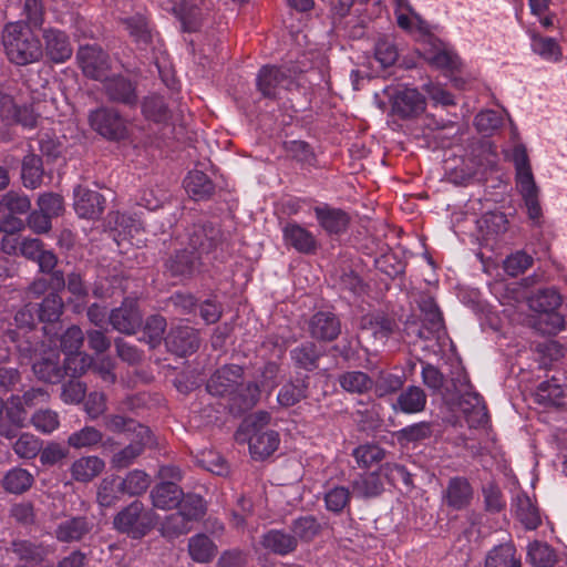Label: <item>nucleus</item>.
Here are the masks:
<instances>
[{
	"label": "nucleus",
	"instance_id": "e433bc0d",
	"mask_svg": "<svg viewBox=\"0 0 567 567\" xmlns=\"http://www.w3.org/2000/svg\"><path fill=\"white\" fill-rule=\"evenodd\" d=\"M188 551L194 560L207 563L216 556L217 547L207 535L198 534L189 539Z\"/></svg>",
	"mask_w": 567,
	"mask_h": 567
},
{
	"label": "nucleus",
	"instance_id": "8fccbe9b",
	"mask_svg": "<svg viewBox=\"0 0 567 567\" xmlns=\"http://www.w3.org/2000/svg\"><path fill=\"white\" fill-rule=\"evenodd\" d=\"M13 553L27 564L40 563L47 555L45 548L28 540H19L12 544Z\"/></svg>",
	"mask_w": 567,
	"mask_h": 567
},
{
	"label": "nucleus",
	"instance_id": "4468645a",
	"mask_svg": "<svg viewBox=\"0 0 567 567\" xmlns=\"http://www.w3.org/2000/svg\"><path fill=\"white\" fill-rule=\"evenodd\" d=\"M512 159L516 171V186L523 197L538 194L534 175L532 173L528 155L523 145H516L513 150Z\"/></svg>",
	"mask_w": 567,
	"mask_h": 567
},
{
	"label": "nucleus",
	"instance_id": "f3484780",
	"mask_svg": "<svg viewBox=\"0 0 567 567\" xmlns=\"http://www.w3.org/2000/svg\"><path fill=\"white\" fill-rule=\"evenodd\" d=\"M282 237L287 246L301 254H312L318 246L313 234L295 221L287 223L282 227Z\"/></svg>",
	"mask_w": 567,
	"mask_h": 567
},
{
	"label": "nucleus",
	"instance_id": "c756f323",
	"mask_svg": "<svg viewBox=\"0 0 567 567\" xmlns=\"http://www.w3.org/2000/svg\"><path fill=\"white\" fill-rule=\"evenodd\" d=\"M202 0H169L173 12L178 17L183 24L184 31H195L198 27L200 10L199 2Z\"/></svg>",
	"mask_w": 567,
	"mask_h": 567
},
{
	"label": "nucleus",
	"instance_id": "6e6552de",
	"mask_svg": "<svg viewBox=\"0 0 567 567\" xmlns=\"http://www.w3.org/2000/svg\"><path fill=\"white\" fill-rule=\"evenodd\" d=\"M43 55L53 63H64L73 53L69 35L56 28H44L42 30Z\"/></svg>",
	"mask_w": 567,
	"mask_h": 567
},
{
	"label": "nucleus",
	"instance_id": "13d9d810",
	"mask_svg": "<svg viewBox=\"0 0 567 567\" xmlns=\"http://www.w3.org/2000/svg\"><path fill=\"white\" fill-rule=\"evenodd\" d=\"M533 265V257L527 252L519 250L504 260V270L511 277H517L524 274Z\"/></svg>",
	"mask_w": 567,
	"mask_h": 567
},
{
	"label": "nucleus",
	"instance_id": "a878e982",
	"mask_svg": "<svg viewBox=\"0 0 567 567\" xmlns=\"http://www.w3.org/2000/svg\"><path fill=\"white\" fill-rule=\"evenodd\" d=\"M485 567H522V560L514 544L504 543L487 553Z\"/></svg>",
	"mask_w": 567,
	"mask_h": 567
},
{
	"label": "nucleus",
	"instance_id": "f03ea898",
	"mask_svg": "<svg viewBox=\"0 0 567 567\" xmlns=\"http://www.w3.org/2000/svg\"><path fill=\"white\" fill-rule=\"evenodd\" d=\"M241 378V367L237 364L224 365L210 377L206 389L212 395L228 396L234 402L239 401L238 408L241 410L250 409L259 400V386L256 382H251L246 385L245 392L238 393Z\"/></svg>",
	"mask_w": 567,
	"mask_h": 567
},
{
	"label": "nucleus",
	"instance_id": "7c9ffc66",
	"mask_svg": "<svg viewBox=\"0 0 567 567\" xmlns=\"http://www.w3.org/2000/svg\"><path fill=\"white\" fill-rule=\"evenodd\" d=\"M34 374L42 381L56 383L64 374L63 368L59 364V353L52 352L47 357L37 360L32 365Z\"/></svg>",
	"mask_w": 567,
	"mask_h": 567
},
{
	"label": "nucleus",
	"instance_id": "774afa93",
	"mask_svg": "<svg viewBox=\"0 0 567 567\" xmlns=\"http://www.w3.org/2000/svg\"><path fill=\"white\" fill-rule=\"evenodd\" d=\"M374 55L383 68H388L396 61L398 50L391 40L381 38L375 43Z\"/></svg>",
	"mask_w": 567,
	"mask_h": 567
},
{
	"label": "nucleus",
	"instance_id": "603ef678",
	"mask_svg": "<svg viewBox=\"0 0 567 567\" xmlns=\"http://www.w3.org/2000/svg\"><path fill=\"white\" fill-rule=\"evenodd\" d=\"M63 309L61 297L55 293H49L39 306V319L45 322L56 321Z\"/></svg>",
	"mask_w": 567,
	"mask_h": 567
},
{
	"label": "nucleus",
	"instance_id": "4be33fe9",
	"mask_svg": "<svg viewBox=\"0 0 567 567\" xmlns=\"http://www.w3.org/2000/svg\"><path fill=\"white\" fill-rule=\"evenodd\" d=\"M313 210L319 225L328 234H340L347 229L349 216L343 210L327 205L317 206Z\"/></svg>",
	"mask_w": 567,
	"mask_h": 567
},
{
	"label": "nucleus",
	"instance_id": "052dcab7",
	"mask_svg": "<svg viewBox=\"0 0 567 567\" xmlns=\"http://www.w3.org/2000/svg\"><path fill=\"white\" fill-rule=\"evenodd\" d=\"M179 511L190 520H197L205 515L206 506L199 495L189 494L181 498Z\"/></svg>",
	"mask_w": 567,
	"mask_h": 567
},
{
	"label": "nucleus",
	"instance_id": "7ed1b4c3",
	"mask_svg": "<svg viewBox=\"0 0 567 567\" xmlns=\"http://www.w3.org/2000/svg\"><path fill=\"white\" fill-rule=\"evenodd\" d=\"M113 525L120 533L140 539L154 527L155 514L146 509L142 502L133 501L115 515Z\"/></svg>",
	"mask_w": 567,
	"mask_h": 567
},
{
	"label": "nucleus",
	"instance_id": "a18cd8bd",
	"mask_svg": "<svg viewBox=\"0 0 567 567\" xmlns=\"http://www.w3.org/2000/svg\"><path fill=\"white\" fill-rule=\"evenodd\" d=\"M103 439L101 431L94 426H84L83 429L72 433L68 437L69 446L80 450L90 449L99 444Z\"/></svg>",
	"mask_w": 567,
	"mask_h": 567
},
{
	"label": "nucleus",
	"instance_id": "f257e3e1",
	"mask_svg": "<svg viewBox=\"0 0 567 567\" xmlns=\"http://www.w3.org/2000/svg\"><path fill=\"white\" fill-rule=\"evenodd\" d=\"M2 44L8 60L19 66L40 62L43 58L41 40L23 21L6 24Z\"/></svg>",
	"mask_w": 567,
	"mask_h": 567
},
{
	"label": "nucleus",
	"instance_id": "a211bd4d",
	"mask_svg": "<svg viewBox=\"0 0 567 567\" xmlns=\"http://www.w3.org/2000/svg\"><path fill=\"white\" fill-rule=\"evenodd\" d=\"M166 344L177 355L190 354L199 347L197 331L190 327H176L168 333Z\"/></svg>",
	"mask_w": 567,
	"mask_h": 567
},
{
	"label": "nucleus",
	"instance_id": "3c124183",
	"mask_svg": "<svg viewBox=\"0 0 567 567\" xmlns=\"http://www.w3.org/2000/svg\"><path fill=\"white\" fill-rule=\"evenodd\" d=\"M307 384L305 381L290 382L285 384L278 395L277 401L281 406L288 408L298 403L306 398Z\"/></svg>",
	"mask_w": 567,
	"mask_h": 567
},
{
	"label": "nucleus",
	"instance_id": "5701e85b",
	"mask_svg": "<svg viewBox=\"0 0 567 567\" xmlns=\"http://www.w3.org/2000/svg\"><path fill=\"white\" fill-rule=\"evenodd\" d=\"M182 497L183 491L175 482H163L157 484L151 492L153 506L164 511L178 506Z\"/></svg>",
	"mask_w": 567,
	"mask_h": 567
},
{
	"label": "nucleus",
	"instance_id": "473e14b6",
	"mask_svg": "<svg viewBox=\"0 0 567 567\" xmlns=\"http://www.w3.org/2000/svg\"><path fill=\"white\" fill-rule=\"evenodd\" d=\"M462 408L471 426H480L487 423V410L480 394L467 393L462 401Z\"/></svg>",
	"mask_w": 567,
	"mask_h": 567
},
{
	"label": "nucleus",
	"instance_id": "bf43d9fd",
	"mask_svg": "<svg viewBox=\"0 0 567 567\" xmlns=\"http://www.w3.org/2000/svg\"><path fill=\"white\" fill-rule=\"evenodd\" d=\"M63 371L65 374L79 377L92 365V359L84 352L76 351L65 354Z\"/></svg>",
	"mask_w": 567,
	"mask_h": 567
},
{
	"label": "nucleus",
	"instance_id": "4d7b16f0",
	"mask_svg": "<svg viewBox=\"0 0 567 567\" xmlns=\"http://www.w3.org/2000/svg\"><path fill=\"white\" fill-rule=\"evenodd\" d=\"M527 557L533 565L538 567H550L555 563V554L551 548L539 542L528 545Z\"/></svg>",
	"mask_w": 567,
	"mask_h": 567
},
{
	"label": "nucleus",
	"instance_id": "dca6fc26",
	"mask_svg": "<svg viewBox=\"0 0 567 567\" xmlns=\"http://www.w3.org/2000/svg\"><path fill=\"white\" fill-rule=\"evenodd\" d=\"M105 199L95 192L81 186L74 189V209L81 218L93 219L104 210Z\"/></svg>",
	"mask_w": 567,
	"mask_h": 567
},
{
	"label": "nucleus",
	"instance_id": "412c9836",
	"mask_svg": "<svg viewBox=\"0 0 567 567\" xmlns=\"http://www.w3.org/2000/svg\"><path fill=\"white\" fill-rule=\"evenodd\" d=\"M103 89L107 97L117 103L134 105L137 102L135 86L122 76H106Z\"/></svg>",
	"mask_w": 567,
	"mask_h": 567
},
{
	"label": "nucleus",
	"instance_id": "c9c22d12",
	"mask_svg": "<svg viewBox=\"0 0 567 567\" xmlns=\"http://www.w3.org/2000/svg\"><path fill=\"white\" fill-rule=\"evenodd\" d=\"M515 513L527 529H536L540 524L538 509L526 494L517 495Z\"/></svg>",
	"mask_w": 567,
	"mask_h": 567
},
{
	"label": "nucleus",
	"instance_id": "a19ab883",
	"mask_svg": "<svg viewBox=\"0 0 567 567\" xmlns=\"http://www.w3.org/2000/svg\"><path fill=\"white\" fill-rule=\"evenodd\" d=\"M290 355L298 367L311 371L317 368L321 353L315 343L306 342L292 349Z\"/></svg>",
	"mask_w": 567,
	"mask_h": 567
},
{
	"label": "nucleus",
	"instance_id": "f704fd0d",
	"mask_svg": "<svg viewBox=\"0 0 567 567\" xmlns=\"http://www.w3.org/2000/svg\"><path fill=\"white\" fill-rule=\"evenodd\" d=\"M184 185L187 193L196 200L207 198L214 192L213 182L200 171L189 172Z\"/></svg>",
	"mask_w": 567,
	"mask_h": 567
},
{
	"label": "nucleus",
	"instance_id": "e2e57ef3",
	"mask_svg": "<svg viewBox=\"0 0 567 567\" xmlns=\"http://www.w3.org/2000/svg\"><path fill=\"white\" fill-rule=\"evenodd\" d=\"M126 29L137 44H147L151 40V30L144 17L135 16L124 21Z\"/></svg>",
	"mask_w": 567,
	"mask_h": 567
},
{
	"label": "nucleus",
	"instance_id": "09e8293b",
	"mask_svg": "<svg viewBox=\"0 0 567 567\" xmlns=\"http://www.w3.org/2000/svg\"><path fill=\"white\" fill-rule=\"evenodd\" d=\"M190 520L178 509L168 515L162 524V534L165 537H176L190 530Z\"/></svg>",
	"mask_w": 567,
	"mask_h": 567
},
{
	"label": "nucleus",
	"instance_id": "2eb2a0df",
	"mask_svg": "<svg viewBox=\"0 0 567 567\" xmlns=\"http://www.w3.org/2000/svg\"><path fill=\"white\" fill-rule=\"evenodd\" d=\"M474 497V489L467 478L456 476L452 477L443 492L444 504L454 509L462 511L467 508Z\"/></svg>",
	"mask_w": 567,
	"mask_h": 567
},
{
	"label": "nucleus",
	"instance_id": "f8f14e48",
	"mask_svg": "<svg viewBox=\"0 0 567 567\" xmlns=\"http://www.w3.org/2000/svg\"><path fill=\"white\" fill-rule=\"evenodd\" d=\"M424 96L413 87H403L392 96V111L402 118L413 117L425 110Z\"/></svg>",
	"mask_w": 567,
	"mask_h": 567
},
{
	"label": "nucleus",
	"instance_id": "864d4df0",
	"mask_svg": "<svg viewBox=\"0 0 567 567\" xmlns=\"http://www.w3.org/2000/svg\"><path fill=\"white\" fill-rule=\"evenodd\" d=\"M150 486V477L143 471H132L121 481L125 494L134 496L144 493Z\"/></svg>",
	"mask_w": 567,
	"mask_h": 567
},
{
	"label": "nucleus",
	"instance_id": "0eeeda50",
	"mask_svg": "<svg viewBox=\"0 0 567 567\" xmlns=\"http://www.w3.org/2000/svg\"><path fill=\"white\" fill-rule=\"evenodd\" d=\"M76 59L87 78L102 82L109 75L110 59L101 48L96 45H82L76 53Z\"/></svg>",
	"mask_w": 567,
	"mask_h": 567
},
{
	"label": "nucleus",
	"instance_id": "6e6d98bb",
	"mask_svg": "<svg viewBox=\"0 0 567 567\" xmlns=\"http://www.w3.org/2000/svg\"><path fill=\"white\" fill-rule=\"evenodd\" d=\"M384 450L375 444L360 445L353 450V456L358 465L370 467L384 458Z\"/></svg>",
	"mask_w": 567,
	"mask_h": 567
},
{
	"label": "nucleus",
	"instance_id": "c03bdc74",
	"mask_svg": "<svg viewBox=\"0 0 567 567\" xmlns=\"http://www.w3.org/2000/svg\"><path fill=\"white\" fill-rule=\"evenodd\" d=\"M125 494L116 477H105L97 489V502L103 507L113 506Z\"/></svg>",
	"mask_w": 567,
	"mask_h": 567
},
{
	"label": "nucleus",
	"instance_id": "5fc2aeb1",
	"mask_svg": "<svg viewBox=\"0 0 567 567\" xmlns=\"http://www.w3.org/2000/svg\"><path fill=\"white\" fill-rule=\"evenodd\" d=\"M42 447V442L39 437L30 433H23L13 444V451L22 458L35 457Z\"/></svg>",
	"mask_w": 567,
	"mask_h": 567
},
{
	"label": "nucleus",
	"instance_id": "9d476101",
	"mask_svg": "<svg viewBox=\"0 0 567 567\" xmlns=\"http://www.w3.org/2000/svg\"><path fill=\"white\" fill-rule=\"evenodd\" d=\"M307 329L312 339L331 342L341 333V321L331 311H318L308 320Z\"/></svg>",
	"mask_w": 567,
	"mask_h": 567
},
{
	"label": "nucleus",
	"instance_id": "aec40b11",
	"mask_svg": "<svg viewBox=\"0 0 567 567\" xmlns=\"http://www.w3.org/2000/svg\"><path fill=\"white\" fill-rule=\"evenodd\" d=\"M105 468V462L96 455L81 456L70 466L71 477L78 483H90Z\"/></svg>",
	"mask_w": 567,
	"mask_h": 567
},
{
	"label": "nucleus",
	"instance_id": "72a5a7b5",
	"mask_svg": "<svg viewBox=\"0 0 567 567\" xmlns=\"http://www.w3.org/2000/svg\"><path fill=\"white\" fill-rule=\"evenodd\" d=\"M352 492L357 497H377L383 492V483L377 472L360 475L352 482Z\"/></svg>",
	"mask_w": 567,
	"mask_h": 567
},
{
	"label": "nucleus",
	"instance_id": "ea45409f",
	"mask_svg": "<svg viewBox=\"0 0 567 567\" xmlns=\"http://www.w3.org/2000/svg\"><path fill=\"white\" fill-rule=\"evenodd\" d=\"M21 177L23 185L34 189L42 183L43 169L42 161L34 154L27 155L22 162Z\"/></svg>",
	"mask_w": 567,
	"mask_h": 567
},
{
	"label": "nucleus",
	"instance_id": "1a4fd4ad",
	"mask_svg": "<svg viewBox=\"0 0 567 567\" xmlns=\"http://www.w3.org/2000/svg\"><path fill=\"white\" fill-rule=\"evenodd\" d=\"M292 84L291 78L280 68L264 66L257 75V89L264 97H279Z\"/></svg>",
	"mask_w": 567,
	"mask_h": 567
},
{
	"label": "nucleus",
	"instance_id": "338daca9",
	"mask_svg": "<svg viewBox=\"0 0 567 567\" xmlns=\"http://www.w3.org/2000/svg\"><path fill=\"white\" fill-rule=\"evenodd\" d=\"M533 302L535 309L544 313H549L561 305V297L555 289H544L536 295Z\"/></svg>",
	"mask_w": 567,
	"mask_h": 567
},
{
	"label": "nucleus",
	"instance_id": "680f3d73",
	"mask_svg": "<svg viewBox=\"0 0 567 567\" xmlns=\"http://www.w3.org/2000/svg\"><path fill=\"white\" fill-rule=\"evenodd\" d=\"M326 507L333 513H340L350 502V491L344 486H334L324 495Z\"/></svg>",
	"mask_w": 567,
	"mask_h": 567
},
{
	"label": "nucleus",
	"instance_id": "de8ad7c7",
	"mask_svg": "<svg viewBox=\"0 0 567 567\" xmlns=\"http://www.w3.org/2000/svg\"><path fill=\"white\" fill-rule=\"evenodd\" d=\"M320 524L313 516H302L292 522L291 530L298 540L310 542L320 532Z\"/></svg>",
	"mask_w": 567,
	"mask_h": 567
},
{
	"label": "nucleus",
	"instance_id": "bb28decb",
	"mask_svg": "<svg viewBox=\"0 0 567 567\" xmlns=\"http://www.w3.org/2000/svg\"><path fill=\"white\" fill-rule=\"evenodd\" d=\"M264 548L274 554L286 556L297 548V539L281 529H270L261 537Z\"/></svg>",
	"mask_w": 567,
	"mask_h": 567
},
{
	"label": "nucleus",
	"instance_id": "6ab92c4d",
	"mask_svg": "<svg viewBox=\"0 0 567 567\" xmlns=\"http://www.w3.org/2000/svg\"><path fill=\"white\" fill-rule=\"evenodd\" d=\"M109 225L117 245L122 241L132 240L142 230V224L131 215L112 212L107 216Z\"/></svg>",
	"mask_w": 567,
	"mask_h": 567
},
{
	"label": "nucleus",
	"instance_id": "49530a36",
	"mask_svg": "<svg viewBox=\"0 0 567 567\" xmlns=\"http://www.w3.org/2000/svg\"><path fill=\"white\" fill-rule=\"evenodd\" d=\"M30 423L42 434H51L60 426V417L58 412L50 409H41L35 411Z\"/></svg>",
	"mask_w": 567,
	"mask_h": 567
},
{
	"label": "nucleus",
	"instance_id": "c85d7f7f",
	"mask_svg": "<svg viewBox=\"0 0 567 567\" xmlns=\"http://www.w3.org/2000/svg\"><path fill=\"white\" fill-rule=\"evenodd\" d=\"M425 405V392L420 386L410 385L400 393L396 402L393 404V409L405 414H414L422 412Z\"/></svg>",
	"mask_w": 567,
	"mask_h": 567
},
{
	"label": "nucleus",
	"instance_id": "9b49d317",
	"mask_svg": "<svg viewBox=\"0 0 567 567\" xmlns=\"http://www.w3.org/2000/svg\"><path fill=\"white\" fill-rule=\"evenodd\" d=\"M109 320L116 331L133 334L142 324V315L135 300L125 299L121 307L112 310Z\"/></svg>",
	"mask_w": 567,
	"mask_h": 567
},
{
	"label": "nucleus",
	"instance_id": "393cba45",
	"mask_svg": "<svg viewBox=\"0 0 567 567\" xmlns=\"http://www.w3.org/2000/svg\"><path fill=\"white\" fill-rule=\"evenodd\" d=\"M203 264L204 258L187 247L168 261L167 268L174 276L187 277L197 271Z\"/></svg>",
	"mask_w": 567,
	"mask_h": 567
},
{
	"label": "nucleus",
	"instance_id": "b1692460",
	"mask_svg": "<svg viewBox=\"0 0 567 567\" xmlns=\"http://www.w3.org/2000/svg\"><path fill=\"white\" fill-rule=\"evenodd\" d=\"M279 434L274 430L249 434V451L254 458L262 460L271 455L279 445Z\"/></svg>",
	"mask_w": 567,
	"mask_h": 567
},
{
	"label": "nucleus",
	"instance_id": "39448f33",
	"mask_svg": "<svg viewBox=\"0 0 567 567\" xmlns=\"http://www.w3.org/2000/svg\"><path fill=\"white\" fill-rule=\"evenodd\" d=\"M91 127L109 140H122L127 135L125 120L113 109L101 107L89 115Z\"/></svg>",
	"mask_w": 567,
	"mask_h": 567
},
{
	"label": "nucleus",
	"instance_id": "37998d69",
	"mask_svg": "<svg viewBox=\"0 0 567 567\" xmlns=\"http://www.w3.org/2000/svg\"><path fill=\"white\" fill-rule=\"evenodd\" d=\"M567 385L560 384L559 380L553 377L550 380L542 382L537 386V400L545 404H558V401L565 395Z\"/></svg>",
	"mask_w": 567,
	"mask_h": 567
},
{
	"label": "nucleus",
	"instance_id": "cd10ccee",
	"mask_svg": "<svg viewBox=\"0 0 567 567\" xmlns=\"http://www.w3.org/2000/svg\"><path fill=\"white\" fill-rule=\"evenodd\" d=\"M359 328L371 331L375 340L383 342L394 332L396 324L381 313H368L361 317Z\"/></svg>",
	"mask_w": 567,
	"mask_h": 567
},
{
	"label": "nucleus",
	"instance_id": "4c0bfd02",
	"mask_svg": "<svg viewBox=\"0 0 567 567\" xmlns=\"http://www.w3.org/2000/svg\"><path fill=\"white\" fill-rule=\"evenodd\" d=\"M33 484L32 474L21 467L10 470L3 477L4 489L12 494H21L28 491Z\"/></svg>",
	"mask_w": 567,
	"mask_h": 567
},
{
	"label": "nucleus",
	"instance_id": "20e7f679",
	"mask_svg": "<svg viewBox=\"0 0 567 567\" xmlns=\"http://www.w3.org/2000/svg\"><path fill=\"white\" fill-rule=\"evenodd\" d=\"M39 111L25 104L21 96L0 94V117L7 124H20L27 128L37 125Z\"/></svg>",
	"mask_w": 567,
	"mask_h": 567
},
{
	"label": "nucleus",
	"instance_id": "423d86ee",
	"mask_svg": "<svg viewBox=\"0 0 567 567\" xmlns=\"http://www.w3.org/2000/svg\"><path fill=\"white\" fill-rule=\"evenodd\" d=\"M187 247L198 256L207 258L221 244L220 229L210 223L195 224L187 229Z\"/></svg>",
	"mask_w": 567,
	"mask_h": 567
},
{
	"label": "nucleus",
	"instance_id": "58836bf2",
	"mask_svg": "<svg viewBox=\"0 0 567 567\" xmlns=\"http://www.w3.org/2000/svg\"><path fill=\"white\" fill-rule=\"evenodd\" d=\"M478 227L486 238L505 234L508 229V219L502 212H488L478 220Z\"/></svg>",
	"mask_w": 567,
	"mask_h": 567
},
{
	"label": "nucleus",
	"instance_id": "0e129e2a",
	"mask_svg": "<svg viewBox=\"0 0 567 567\" xmlns=\"http://www.w3.org/2000/svg\"><path fill=\"white\" fill-rule=\"evenodd\" d=\"M532 48L535 53L549 61H557L560 56L559 47L553 38L534 35Z\"/></svg>",
	"mask_w": 567,
	"mask_h": 567
},
{
	"label": "nucleus",
	"instance_id": "ddd939ff",
	"mask_svg": "<svg viewBox=\"0 0 567 567\" xmlns=\"http://www.w3.org/2000/svg\"><path fill=\"white\" fill-rule=\"evenodd\" d=\"M93 526L86 516L65 517L56 524L54 536L61 543L81 542L92 532Z\"/></svg>",
	"mask_w": 567,
	"mask_h": 567
},
{
	"label": "nucleus",
	"instance_id": "69168bd1",
	"mask_svg": "<svg viewBox=\"0 0 567 567\" xmlns=\"http://www.w3.org/2000/svg\"><path fill=\"white\" fill-rule=\"evenodd\" d=\"M4 411L7 419L13 426L24 427L27 425V410L20 395H11Z\"/></svg>",
	"mask_w": 567,
	"mask_h": 567
},
{
	"label": "nucleus",
	"instance_id": "2f4dec72",
	"mask_svg": "<svg viewBox=\"0 0 567 567\" xmlns=\"http://www.w3.org/2000/svg\"><path fill=\"white\" fill-rule=\"evenodd\" d=\"M395 4L394 13L398 25L405 31H425L426 23L412 9L408 0H393Z\"/></svg>",
	"mask_w": 567,
	"mask_h": 567
},
{
	"label": "nucleus",
	"instance_id": "79ce46f5",
	"mask_svg": "<svg viewBox=\"0 0 567 567\" xmlns=\"http://www.w3.org/2000/svg\"><path fill=\"white\" fill-rule=\"evenodd\" d=\"M339 383L350 393H365L373 386V380L364 372L349 371L340 375Z\"/></svg>",
	"mask_w": 567,
	"mask_h": 567
}]
</instances>
